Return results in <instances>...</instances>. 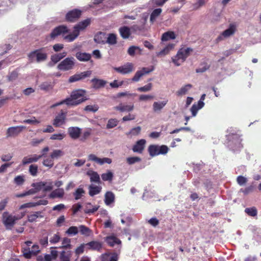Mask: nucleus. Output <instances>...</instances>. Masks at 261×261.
<instances>
[{
  "mask_svg": "<svg viewBox=\"0 0 261 261\" xmlns=\"http://www.w3.org/2000/svg\"><path fill=\"white\" fill-rule=\"evenodd\" d=\"M86 94L87 92L85 90L79 89L73 90L69 97L54 104L51 107L55 108L63 104H66L68 106H77L88 99Z\"/></svg>",
  "mask_w": 261,
  "mask_h": 261,
  "instance_id": "obj_1",
  "label": "nucleus"
},
{
  "mask_svg": "<svg viewBox=\"0 0 261 261\" xmlns=\"http://www.w3.org/2000/svg\"><path fill=\"white\" fill-rule=\"evenodd\" d=\"M69 31L66 25H60L53 29L50 34V37L51 39H54L59 35H62L64 40L68 42H72L79 36L80 34L76 30L73 29V31L72 33L65 36L66 34L69 32Z\"/></svg>",
  "mask_w": 261,
  "mask_h": 261,
  "instance_id": "obj_2",
  "label": "nucleus"
},
{
  "mask_svg": "<svg viewBox=\"0 0 261 261\" xmlns=\"http://www.w3.org/2000/svg\"><path fill=\"white\" fill-rule=\"evenodd\" d=\"M193 49L190 47L186 49L181 48L179 49L176 56L172 58V62L176 66H179L185 61L187 57L189 56L190 52Z\"/></svg>",
  "mask_w": 261,
  "mask_h": 261,
  "instance_id": "obj_3",
  "label": "nucleus"
},
{
  "mask_svg": "<svg viewBox=\"0 0 261 261\" xmlns=\"http://www.w3.org/2000/svg\"><path fill=\"white\" fill-rule=\"evenodd\" d=\"M28 57L32 61L36 58V61L38 63L45 61L47 58L46 48L42 47L31 51L28 55Z\"/></svg>",
  "mask_w": 261,
  "mask_h": 261,
  "instance_id": "obj_4",
  "label": "nucleus"
},
{
  "mask_svg": "<svg viewBox=\"0 0 261 261\" xmlns=\"http://www.w3.org/2000/svg\"><path fill=\"white\" fill-rule=\"evenodd\" d=\"M148 151L151 156H154L159 154H166L169 151V148L164 145L161 146L150 145L148 148Z\"/></svg>",
  "mask_w": 261,
  "mask_h": 261,
  "instance_id": "obj_5",
  "label": "nucleus"
},
{
  "mask_svg": "<svg viewBox=\"0 0 261 261\" xmlns=\"http://www.w3.org/2000/svg\"><path fill=\"white\" fill-rule=\"evenodd\" d=\"M75 64V60L72 57H67L62 61L57 66L59 70L68 71L73 69Z\"/></svg>",
  "mask_w": 261,
  "mask_h": 261,
  "instance_id": "obj_6",
  "label": "nucleus"
},
{
  "mask_svg": "<svg viewBox=\"0 0 261 261\" xmlns=\"http://www.w3.org/2000/svg\"><path fill=\"white\" fill-rule=\"evenodd\" d=\"M82 11L78 9H74L69 11L65 15V20L68 22H75L81 17Z\"/></svg>",
  "mask_w": 261,
  "mask_h": 261,
  "instance_id": "obj_7",
  "label": "nucleus"
},
{
  "mask_svg": "<svg viewBox=\"0 0 261 261\" xmlns=\"http://www.w3.org/2000/svg\"><path fill=\"white\" fill-rule=\"evenodd\" d=\"M18 219L17 217L10 215L8 212H5L3 214L2 221L7 227L13 226L15 221Z\"/></svg>",
  "mask_w": 261,
  "mask_h": 261,
  "instance_id": "obj_8",
  "label": "nucleus"
},
{
  "mask_svg": "<svg viewBox=\"0 0 261 261\" xmlns=\"http://www.w3.org/2000/svg\"><path fill=\"white\" fill-rule=\"evenodd\" d=\"M67 112L61 110L53 120V124L55 127H60L65 123Z\"/></svg>",
  "mask_w": 261,
  "mask_h": 261,
  "instance_id": "obj_9",
  "label": "nucleus"
},
{
  "mask_svg": "<svg viewBox=\"0 0 261 261\" xmlns=\"http://www.w3.org/2000/svg\"><path fill=\"white\" fill-rule=\"evenodd\" d=\"M113 69L116 72L122 74H126L131 73L134 70V65L132 63H127L124 65L119 67H114Z\"/></svg>",
  "mask_w": 261,
  "mask_h": 261,
  "instance_id": "obj_10",
  "label": "nucleus"
},
{
  "mask_svg": "<svg viewBox=\"0 0 261 261\" xmlns=\"http://www.w3.org/2000/svg\"><path fill=\"white\" fill-rule=\"evenodd\" d=\"M92 74L91 70H87L80 73L75 74L71 76L68 80V82L73 83L84 79L87 77L90 76Z\"/></svg>",
  "mask_w": 261,
  "mask_h": 261,
  "instance_id": "obj_11",
  "label": "nucleus"
},
{
  "mask_svg": "<svg viewBox=\"0 0 261 261\" xmlns=\"http://www.w3.org/2000/svg\"><path fill=\"white\" fill-rule=\"evenodd\" d=\"M25 128V126L21 125L9 127L6 132L7 138L17 136Z\"/></svg>",
  "mask_w": 261,
  "mask_h": 261,
  "instance_id": "obj_12",
  "label": "nucleus"
},
{
  "mask_svg": "<svg viewBox=\"0 0 261 261\" xmlns=\"http://www.w3.org/2000/svg\"><path fill=\"white\" fill-rule=\"evenodd\" d=\"M44 156V153L42 154H30L24 156L22 160V165H25L32 163L37 162L39 159Z\"/></svg>",
  "mask_w": 261,
  "mask_h": 261,
  "instance_id": "obj_13",
  "label": "nucleus"
},
{
  "mask_svg": "<svg viewBox=\"0 0 261 261\" xmlns=\"http://www.w3.org/2000/svg\"><path fill=\"white\" fill-rule=\"evenodd\" d=\"M154 69L152 67L151 69L146 67H143L141 70L137 71L135 75L132 79L131 81L132 82H138L140 78L146 74H148L153 71Z\"/></svg>",
  "mask_w": 261,
  "mask_h": 261,
  "instance_id": "obj_14",
  "label": "nucleus"
},
{
  "mask_svg": "<svg viewBox=\"0 0 261 261\" xmlns=\"http://www.w3.org/2000/svg\"><path fill=\"white\" fill-rule=\"evenodd\" d=\"M68 134L71 139L76 140L81 136L82 129L77 126H71L68 128Z\"/></svg>",
  "mask_w": 261,
  "mask_h": 261,
  "instance_id": "obj_15",
  "label": "nucleus"
},
{
  "mask_svg": "<svg viewBox=\"0 0 261 261\" xmlns=\"http://www.w3.org/2000/svg\"><path fill=\"white\" fill-rule=\"evenodd\" d=\"M88 160L95 162L100 165H102L104 163L111 164L112 160L108 158H103L102 159L97 157L95 154H90L88 155Z\"/></svg>",
  "mask_w": 261,
  "mask_h": 261,
  "instance_id": "obj_16",
  "label": "nucleus"
},
{
  "mask_svg": "<svg viewBox=\"0 0 261 261\" xmlns=\"http://www.w3.org/2000/svg\"><path fill=\"white\" fill-rule=\"evenodd\" d=\"M145 139H141L137 141L133 146L132 150L134 152L142 153L144 149L145 145L146 144Z\"/></svg>",
  "mask_w": 261,
  "mask_h": 261,
  "instance_id": "obj_17",
  "label": "nucleus"
},
{
  "mask_svg": "<svg viewBox=\"0 0 261 261\" xmlns=\"http://www.w3.org/2000/svg\"><path fill=\"white\" fill-rule=\"evenodd\" d=\"M91 23V19L87 18L86 19L80 21L77 24L75 25L73 27V29L76 30L80 34L81 31L84 30Z\"/></svg>",
  "mask_w": 261,
  "mask_h": 261,
  "instance_id": "obj_18",
  "label": "nucleus"
},
{
  "mask_svg": "<svg viewBox=\"0 0 261 261\" xmlns=\"http://www.w3.org/2000/svg\"><path fill=\"white\" fill-rule=\"evenodd\" d=\"M85 246L88 247L89 250H96L100 252L102 245V243L95 241H92L85 244Z\"/></svg>",
  "mask_w": 261,
  "mask_h": 261,
  "instance_id": "obj_19",
  "label": "nucleus"
},
{
  "mask_svg": "<svg viewBox=\"0 0 261 261\" xmlns=\"http://www.w3.org/2000/svg\"><path fill=\"white\" fill-rule=\"evenodd\" d=\"M134 105H124L122 103H120L119 105L114 108V110L118 111L120 112H130L134 110Z\"/></svg>",
  "mask_w": 261,
  "mask_h": 261,
  "instance_id": "obj_20",
  "label": "nucleus"
},
{
  "mask_svg": "<svg viewBox=\"0 0 261 261\" xmlns=\"http://www.w3.org/2000/svg\"><path fill=\"white\" fill-rule=\"evenodd\" d=\"M72 252L70 250L62 251L59 253L57 261H70Z\"/></svg>",
  "mask_w": 261,
  "mask_h": 261,
  "instance_id": "obj_21",
  "label": "nucleus"
},
{
  "mask_svg": "<svg viewBox=\"0 0 261 261\" xmlns=\"http://www.w3.org/2000/svg\"><path fill=\"white\" fill-rule=\"evenodd\" d=\"M106 33L99 32L95 35L94 37V41L98 44H105L106 43Z\"/></svg>",
  "mask_w": 261,
  "mask_h": 261,
  "instance_id": "obj_22",
  "label": "nucleus"
},
{
  "mask_svg": "<svg viewBox=\"0 0 261 261\" xmlns=\"http://www.w3.org/2000/svg\"><path fill=\"white\" fill-rule=\"evenodd\" d=\"M105 241L110 247H113L115 244H121V241L116 237L112 235L105 238Z\"/></svg>",
  "mask_w": 261,
  "mask_h": 261,
  "instance_id": "obj_23",
  "label": "nucleus"
},
{
  "mask_svg": "<svg viewBox=\"0 0 261 261\" xmlns=\"http://www.w3.org/2000/svg\"><path fill=\"white\" fill-rule=\"evenodd\" d=\"M65 195L64 190L63 188H58L53 191L49 195V198L54 199L56 198H62Z\"/></svg>",
  "mask_w": 261,
  "mask_h": 261,
  "instance_id": "obj_24",
  "label": "nucleus"
},
{
  "mask_svg": "<svg viewBox=\"0 0 261 261\" xmlns=\"http://www.w3.org/2000/svg\"><path fill=\"white\" fill-rule=\"evenodd\" d=\"M49 233L46 230H43L39 239V243L43 247H46L48 245V238Z\"/></svg>",
  "mask_w": 261,
  "mask_h": 261,
  "instance_id": "obj_25",
  "label": "nucleus"
},
{
  "mask_svg": "<svg viewBox=\"0 0 261 261\" xmlns=\"http://www.w3.org/2000/svg\"><path fill=\"white\" fill-rule=\"evenodd\" d=\"M168 100L162 101H155L152 105L153 111L154 113H159L161 111L163 108L167 105Z\"/></svg>",
  "mask_w": 261,
  "mask_h": 261,
  "instance_id": "obj_26",
  "label": "nucleus"
},
{
  "mask_svg": "<svg viewBox=\"0 0 261 261\" xmlns=\"http://www.w3.org/2000/svg\"><path fill=\"white\" fill-rule=\"evenodd\" d=\"M130 29L127 26L121 27L119 29L121 37L124 39H128L131 35Z\"/></svg>",
  "mask_w": 261,
  "mask_h": 261,
  "instance_id": "obj_27",
  "label": "nucleus"
},
{
  "mask_svg": "<svg viewBox=\"0 0 261 261\" xmlns=\"http://www.w3.org/2000/svg\"><path fill=\"white\" fill-rule=\"evenodd\" d=\"M75 57L80 61L86 62L89 61L91 58V56L89 53L77 52L75 54Z\"/></svg>",
  "mask_w": 261,
  "mask_h": 261,
  "instance_id": "obj_28",
  "label": "nucleus"
},
{
  "mask_svg": "<svg viewBox=\"0 0 261 261\" xmlns=\"http://www.w3.org/2000/svg\"><path fill=\"white\" fill-rule=\"evenodd\" d=\"M86 174L90 177L91 182H94L98 184L100 183L99 175L96 171L89 170L87 172Z\"/></svg>",
  "mask_w": 261,
  "mask_h": 261,
  "instance_id": "obj_29",
  "label": "nucleus"
},
{
  "mask_svg": "<svg viewBox=\"0 0 261 261\" xmlns=\"http://www.w3.org/2000/svg\"><path fill=\"white\" fill-rule=\"evenodd\" d=\"M91 82L92 83L93 88L95 89H99L104 87L107 83L106 81L96 78L92 79Z\"/></svg>",
  "mask_w": 261,
  "mask_h": 261,
  "instance_id": "obj_30",
  "label": "nucleus"
},
{
  "mask_svg": "<svg viewBox=\"0 0 261 261\" xmlns=\"http://www.w3.org/2000/svg\"><path fill=\"white\" fill-rule=\"evenodd\" d=\"M192 88V85L191 84H187L177 90L175 94L177 96H182L184 95H186Z\"/></svg>",
  "mask_w": 261,
  "mask_h": 261,
  "instance_id": "obj_31",
  "label": "nucleus"
},
{
  "mask_svg": "<svg viewBox=\"0 0 261 261\" xmlns=\"http://www.w3.org/2000/svg\"><path fill=\"white\" fill-rule=\"evenodd\" d=\"M115 195L111 191H108L105 194V203L107 205H109L114 202Z\"/></svg>",
  "mask_w": 261,
  "mask_h": 261,
  "instance_id": "obj_32",
  "label": "nucleus"
},
{
  "mask_svg": "<svg viewBox=\"0 0 261 261\" xmlns=\"http://www.w3.org/2000/svg\"><path fill=\"white\" fill-rule=\"evenodd\" d=\"M176 38V35L173 31H167L162 35L161 40L162 41H167L170 40H173Z\"/></svg>",
  "mask_w": 261,
  "mask_h": 261,
  "instance_id": "obj_33",
  "label": "nucleus"
},
{
  "mask_svg": "<svg viewBox=\"0 0 261 261\" xmlns=\"http://www.w3.org/2000/svg\"><path fill=\"white\" fill-rule=\"evenodd\" d=\"M66 52L53 55L50 57L51 62L55 64L66 57Z\"/></svg>",
  "mask_w": 261,
  "mask_h": 261,
  "instance_id": "obj_34",
  "label": "nucleus"
},
{
  "mask_svg": "<svg viewBox=\"0 0 261 261\" xmlns=\"http://www.w3.org/2000/svg\"><path fill=\"white\" fill-rule=\"evenodd\" d=\"M41 90L48 92L51 90L54 87V83L51 82H44L39 86Z\"/></svg>",
  "mask_w": 261,
  "mask_h": 261,
  "instance_id": "obj_35",
  "label": "nucleus"
},
{
  "mask_svg": "<svg viewBox=\"0 0 261 261\" xmlns=\"http://www.w3.org/2000/svg\"><path fill=\"white\" fill-rule=\"evenodd\" d=\"M100 186L90 185L89 187V194L91 196H93L99 194L101 191Z\"/></svg>",
  "mask_w": 261,
  "mask_h": 261,
  "instance_id": "obj_36",
  "label": "nucleus"
},
{
  "mask_svg": "<svg viewBox=\"0 0 261 261\" xmlns=\"http://www.w3.org/2000/svg\"><path fill=\"white\" fill-rule=\"evenodd\" d=\"M236 30V26L231 24L227 29L222 32V35L225 38L228 37L234 33Z\"/></svg>",
  "mask_w": 261,
  "mask_h": 261,
  "instance_id": "obj_37",
  "label": "nucleus"
},
{
  "mask_svg": "<svg viewBox=\"0 0 261 261\" xmlns=\"http://www.w3.org/2000/svg\"><path fill=\"white\" fill-rule=\"evenodd\" d=\"M80 232L82 235L89 237L92 233V230L88 227L84 225H81L79 226Z\"/></svg>",
  "mask_w": 261,
  "mask_h": 261,
  "instance_id": "obj_38",
  "label": "nucleus"
},
{
  "mask_svg": "<svg viewBox=\"0 0 261 261\" xmlns=\"http://www.w3.org/2000/svg\"><path fill=\"white\" fill-rule=\"evenodd\" d=\"M42 212L40 211L36 212L34 214L28 215V221L30 222H33L36 221L38 218H42L43 216L41 214Z\"/></svg>",
  "mask_w": 261,
  "mask_h": 261,
  "instance_id": "obj_39",
  "label": "nucleus"
},
{
  "mask_svg": "<svg viewBox=\"0 0 261 261\" xmlns=\"http://www.w3.org/2000/svg\"><path fill=\"white\" fill-rule=\"evenodd\" d=\"M162 9L161 8H157L154 9L150 14V21L153 23L156 18L161 14Z\"/></svg>",
  "mask_w": 261,
  "mask_h": 261,
  "instance_id": "obj_40",
  "label": "nucleus"
},
{
  "mask_svg": "<svg viewBox=\"0 0 261 261\" xmlns=\"http://www.w3.org/2000/svg\"><path fill=\"white\" fill-rule=\"evenodd\" d=\"M174 46L175 44L173 43L168 44L164 49L159 53L158 55H166L168 54L170 50L174 48Z\"/></svg>",
  "mask_w": 261,
  "mask_h": 261,
  "instance_id": "obj_41",
  "label": "nucleus"
},
{
  "mask_svg": "<svg viewBox=\"0 0 261 261\" xmlns=\"http://www.w3.org/2000/svg\"><path fill=\"white\" fill-rule=\"evenodd\" d=\"M106 43L110 45H115L117 43V36L116 35L113 33L109 34L106 39Z\"/></svg>",
  "mask_w": 261,
  "mask_h": 261,
  "instance_id": "obj_42",
  "label": "nucleus"
},
{
  "mask_svg": "<svg viewBox=\"0 0 261 261\" xmlns=\"http://www.w3.org/2000/svg\"><path fill=\"white\" fill-rule=\"evenodd\" d=\"M113 176V173L110 170L101 175V178L103 181H109L110 182L112 181Z\"/></svg>",
  "mask_w": 261,
  "mask_h": 261,
  "instance_id": "obj_43",
  "label": "nucleus"
},
{
  "mask_svg": "<svg viewBox=\"0 0 261 261\" xmlns=\"http://www.w3.org/2000/svg\"><path fill=\"white\" fill-rule=\"evenodd\" d=\"M85 191L83 188H79L73 193V195L74 197V199L77 200L81 199L83 196V195L85 194Z\"/></svg>",
  "mask_w": 261,
  "mask_h": 261,
  "instance_id": "obj_44",
  "label": "nucleus"
},
{
  "mask_svg": "<svg viewBox=\"0 0 261 261\" xmlns=\"http://www.w3.org/2000/svg\"><path fill=\"white\" fill-rule=\"evenodd\" d=\"M42 164L45 167L51 168L54 166V160L50 156H49V157H47L43 160Z\"/></svg>",
  "mask_w": 261,
  "mask_h": 261,
  "instance_id": "obj_45",
  "label": "nucleus"
},
{
  "mask_svg": "<svg viewBox=\"0 0 261 261\" xmlns=\"http://www.w3.org/2000/svg\"><path fill=\"white\" fill-rule=\"evenodd\" d=\"M245 212L248 215L251 217H255L257 216V211L255 207L253 206L251 207H247L245 210Z\"/></svg>",
  "mask_w": 261,
  "mask_h": 261,
  "instance_id": "obj_46",
  "label": "nucleus"
},
{
  "mask_svg": "<svg viewBox=\"0 0 261 261\" xmlns=\"http://www.w3.org/2000/svg\"><path fill=\"white\" fill-rule=\"evenodd\" d=\"M119 121L116 118H111L108 120L106 128L110 129L115 127L118 124Z\"/></svg>",
  "mask_w": 261,
  "mask_h": 261,
  "instance_id": "obj_47",
  "label": "nucleus"
},
{
  "mask_svg": "<svg viewBox=\"0 0 261 261\" xmlns=\"http://www.w3.org/2000/svg\"><path fill=\"white\" fill-rule=\"evenodd\" d=\"M98 209V206H92L90 203L87 204L85 212L87 214H93Z\"/></svg>",
  "mask_w": 261,
  "mask_h": 261,
  "instance_id": "obj_48",
  "label": "nucleus"
},
{
  "mask_svg": "<svg viewBox=\"0 0 261 261\" xmlns=\"http://www.w3.org/2000/svg\"><path fill=\"white\" fill-rule=\"evenodd\" d=\"M64 154V152L60 149H56L54 150L50 154V156L51 158L54 159H57L63 156Z\"/></svg>",
  "mask_w": 261,
  "mask_h": 261,
  "instance_id": "obj_49",
  "label": "nucleus"
},
{
  "mask_svg": "<svg viewBox=\"0 0 261 261\" xmlns=\"http://www.w3.org/2000/svg\"><path fill=\"white\" fill-rule=\"evenodd\" d=\"M38 167L37 165L31 164L29 169V173L33 176H36L38 173Z\"/></svg>",
  "mask_w": 261,
  "mask_h": 261,
  "instance_id": "obj_50",
  "label": "nucleus"
},
{
  "mask_svg": "<svg viewBox=\"0 0 261 261\" xmlns=\"http://www.w3.org/2000/svg\"><path fill=\"white\" fill-rule=\"evenodd\" d=\"M91 135V129L89 128L86 130H85L83 134H82L80 141L82 142H85L86 140H87Z\"/></svg>",
  "mask_w": 261,
  "mask_h": 261,
  "instance_id": "obj_51",
  "label": "nucleus"
},
{
  "mask_svg": "<svg viewBox=\"0 0 261 261\" xmlns=\"http://www.w3.org/2000/svg\"><path fill=\"white\" fill-rule=\"evenodd\" d=\"M78 227L76 226H70L66 231V233L69 236H74L78 233Z\"/></svg>",
  "mask_w": 261,
  "mask_h": 261,
  "instance_id": "obj_52",
  "label": "nucleus"
},
{
  "mask_svg": "<svg viewBox=\"0 0 261 261\" xmlns=\"http://www.w3.org/2000/svg\"><path fill=\"white\" fill-rule=\"evenodd\" d=\"M24 176L23 175H18L16 176L14 179V183L17 186H21L24 182Z\"/></svg>",
  "mask_w": 261,
  "mask_h": 261,
  "instance_id": "obj_53",
  "label": "nucleus"
},
{
  "mask_svg": "<svg viewBox=\"0 0 261 261\" xmlns=\"http://www.w3.org/2000/svg\"><path fill=\"white\" fill-rule=\"evenodd\" d=\"M46 184V182L40 181L32 184V186L35 188L37 192H38L43 188Z\"/></svg>",
  "mask_w": 261,
  "mask_h": 261,
  "instance_id": "obj_54",
  "label": "nucleus"
},
{
  "mask_svg": "<svg viewBox=\"0 0 261 261\" xmlns=\"http://www.w3.org/2000/svg\"><path fill=\"white\" fill-rule=\"evenodd\" d=\"M141 128L140 126H137L133 128L128 133H126V135L131 136H137L139 135L141 132Z\"/></svg>",
  "mask_w": 261,
  "mask_h": 261,
  "instance_id": "obj_55",
  "label": "nucleus"
},
{
  "mask_svg": "<svg viewBox=\"0 0 261 261\" xmlns=\"http://www.w3.org/2000/svg\"><path fill=\"white\" fill-rule=\"evenodd\" d=\"M141 161V158L138 156L128 157L126 159V162L129 165L134 164Z\"/></svg>",
  "mask_w": 261,
  "mask_h": 261,
  "instance_id": "obj_56",
  "label": "nucleus"
},
{
  "mask_svg": "<svg viewBox=\"0 0 261 261\" xmlns=\"http://www.w3.org/2000/svg\"><path fill=\"white\" fill-rule=\"evenodd\" d=\"M152 87V85L151 83H149L143 87H139L137 89V90L139 92H146L149 91Z\"/></svg>",
  "mask_w": 261,
  "mask_h": 261,
  "instance_id": "obj_57",
  "label": "nucleus"
},
{
  "mask_svg": "<svg viewBox=\"0 0 261 261\" xmlns=\"http://www.w3.org/2000/svg\"><path fill=\"white\" fill-rule=\"evenodd\" d=\"M65 137H66V135L64 133L55 134L52 135L50 136V139L62 140Z\"/></svg>",
  "mask_w": 261,
  "mask_h": 261,
  "instance_id": "obj_58",
  "label": "nucleus"
},
{
  "mask_svg": "<svg viewBox=\"0 0 261 261\" xmlns=\"http://www.w3.org/2000/svg\"><path fill=\"white\" fill-rule=\"evenodd\" d=\"M124 83L123 81L119 82L118 80H115L113 82L110 83V86L112 88H117L122 86Z\"/></svg>",
  "mask_w": 261,
  "mask_h": 261,
  "instance_id": "obj_59",
  "label": "nucleus"
},
{
  "mask_svg": "<svg viewBox=\"0 0 261 261\" xmlns=\"http://www.w3.org/2000/svg\"><path fill=\"white\" fill-rule=\"evenodd\" d=\"M131 31L135 33L141 32L144 29L143 25H139L138 24H134L130 28Z\"/></svg>",
  "mask_w": 261,
  "mask_h": 261,
  "instance_id": "obj_60",
  "label": "nucleus"
},
{
  "mask_svg": "<svg viewBox=\"0 0 261 261\" xmlns=\"http://www.w3.org/2000/svg\"><path fill=\"white\" fill-rule=\"evenodd\" d=\"M201 66H202V67L198 68L196 69V72L197 73H202L205 72L206 70L209 69L210 66L207 65L206 63H203L201 64Z\"/></svg>",
  "mask_w": 261,
  "mask_h": 261,
  "instance_id": "obj_61",
  "label": "nucleus"
},
{
  "mask_svg": "<svg viewBox=\"0 0 261 261\" xmlns=\"http://www.w3.org/2000/svg\"><path fill=\"white\" fill-rule=\"evenodd\" d=\"M22 252L23 253V255L25 258H26L27 259H30L32 257L31 252L29 247L28 248H22Z\"/></svg>",
  "mask_w": 261,
  "mask_h": 261,
  "instance_id": "obj_62",
  "label": "nucleus"
},
{
  "mask_svg": "<svg viewBox=\"0 0 261 261\" xmlns=\"http://www.w3.org/2000/svg\"><path fill=\"white\" fill-rule=\"evenodd\" d=\"M98 106L97 105L87 106L85 110L88 112H95L98 110Z\"/></svg>",
  "mask_w": 261,
  "mask_h": 261,
  "instance_id": "obj_63",
  "label": "nucleus"
},
{
  "mask_svg": "<svg viewBox=\"0 0 261 261\" xmlns=\"http://www.w3.org/2000/svg\"><path fill=\"white\" fill-rule=\"evenodd\" d=\"M61 239L59 233L55 234L51 238H50L49 242L51 244H56L58 243Z\"/></svg>",
  "mask_w": 261,
  "mask_h": 261,
  "instance_id": "obj_64",
  "label": "nucleus"
}]
</instances>
